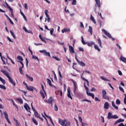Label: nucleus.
<instances>
[{
  "mask_svg": "<svg viewBox=\"0 0 126 126\" xmlns=\"http://www.w3.org/2000/svg\"><path fill=\"white\" fill-rule=\"evenodd\" d=\"M95 1L96 2V4L94 5V12L95 13H98L99 14V16L100 17H102V13H98V11H97V6L98 7V9H100L101 8V2L100 1V0H95Z\"/></svg>",
  "mask_w": 126,
  "mask_h": 126,
  "instance_id": "f257e3e1",
  "label": "nucleus"
},
{
  "mask_svg": "<svg viewBox=\"0 0 126 126\" xmlns=\"http://www.w3.org/2000/svg\"><path fill=\"white\" fill-rule=\"evenodd\" d=\"M65 123H66L65 125ZM59 124L62 126H70V123L69 122H66V120H62L61 118L59 119Z\"/></svg>",
  "mask_w": 126,
  "mask_h": 126,
  "instance_id": "f03ea898",
  "label": "nucleus"
},
{
  "mask_svg": "<svg viewBox=\"0 0 126 126\" xmlns=\"http://www.w3.org/2000/svg\"><path fill=\"white\" fill-rule=\"evenodd\" d=\"M102 98L104 99L105 100H108V101H109L110 98L109 97V96L107 95V92L105 90H103L102 91Z\"/></svg>",
  "mask_w": 126,
  "mask_h": 126,
  "instance_id": "7ed1b4c3",
  "label": "nucleus"
},
{
  "mask_svg": "<svg viewBox=\"0 0 126 126\" xmlns=\"http://www.w3.org/2000/svg\"><path fill=\"white\" fill-rule=\"evenodd\" d=\"M119 117L116 115H113L111 112H109L107 116V119L111 120V119H118Z\"/></svg>",
  "mask_w": 126,
  "mask_h": 126,
  "instance_id": "20e7f679",
  "label": "nucleus"
},
{
  "mask_svg": "<svg viewBox=\"0 0 126 126\" xmlns=\"http://www.w3.org/2000/svg\"><path fill=\"white\" fill-rule=\"evenodd\" d=\"M102 32H104V34L109 38V39H111L112 41H115V38H113L112 37V35H111V34L110 33L108 32L107 31H105V29L102 30Z\"/></svg>",
  "mask_w": 126,
  "mask_h": 126,
  "instance_id": "39448f33",
  "label": "nucleus"
},
{
  "mask_svg": "<svg viewBox=\"0 0 126 126\" xmlns=\"http://www.w3.org/2000/svg\"><path fill=\"white\" fill-rule=\"evenodd\" d=\"M39 53H41V54H43L44 56H46L47 57H49V58H51V54H50V52H47L46 50H39Z\"/></svg>",
  "mask_w": 126,
  "mask_h": 126,
  "instance_id": "423d86ee",
  "label": "nucleus"
},
{
  "mask_svg": "<svg viewBox=\"0 0 126 126\" xmlns=\"http://www.w3.org/2000/svg\"><path fill=\"white\" fill-rule=\"evenodd\" d=\"M71 81L73 82L74 85V90L73 92H76V90L78 89V88H77V85H76V82L73 80V79H70Z\"/></svg>",
  "mask_w": 126,
  "mask_h": 126,
  "instance_id": "0eeeda50",
  "label": "nucleus"
},
{
  "mask_svg": "<svg viewBox=\"0 0 126 126\" xmlns=\"http://www.w3.org/2000/svg\"><path fill=\"white\" fill-rule=\"evenodd\" d=\"M4 116L5 117V119L7 121L8 124H9V125H11V123L10 122V121H9V119H8V115L7 114V113H6V111H4L3 112Z\"/></svg>",
  "mask_w": 126,
  "mask_h": 126,
  "instance_id": "6e6552de",
  "label": "nucleus"
},
{
  "mask_svg": "<svg viewBox=\"0 0 126 126\" xmlns=\"http://www.w3.org/2000/svg\"><path fill=\"white\" fill-rule=\"evenodd\" d=\"M24 107L27 112L31 114V111H30V107H29V105L27 104V103H26Z\"/></svg>",
  "mask_w": 126,
  "mask_h": 126,
  "instance_id": "1a4fd4ad",
  "label": "nucleus"
},
{
  "mask_svg": "<svg viewBox=\"0 0 126 126\" xmlns=\"http://www.w3.org/2000/svg\"><path fill=\"white\" fill-rule=\"evenodd\" d=\"M0 57L1 58V60L2 61V62H3V64H5V61L6 62V63H7V59H5L4 57H2V56H1V53H0Z\"/></svg>",
  "mask_w": 126,
  "mask_h": 126,
  "instance_id": "9d476101",
  "label": "nucleus"
},
{
  "mask_svg": "<svg viewBox=\"0 0 126 126\" xmlns=\"http://www.w3.org/2000/svg\"><path fill=\"white\" fill-rule=\"evenodd\" d=\"M53 98L52 97H50L48 99V101L45 100L46 103H48V104H51V106H53Z\"/></svg>",
  "mask_w": 126,
  "mask_h": 126,
  "instance_id": "9b49d317",
  "label": "nucleus"
},
{
  "mask_svg": "<svg viewBox=\"0 0 126 126\" xmlns=\"http://www.w3.org/2000/svg\"><path fill=\"white\" fill-rule=\"evenodd\" d=\"M69 51L71 53V54H74V48L71 45H69Z\"/></svg>",
  "mask_w": 126,
  "mask_h": 126,
  "instance_id": "f8f14e48",
  "label": "nucleus"
},
{
  "mask_svg": "<svg viewBox=\"0 0 126 126\" xmlns=\"http://www.w3.org/2000/svg\"><path fill=\"white\" fill-rule=\"evenodd\" d=\"M27 90H29V91H34V90H36V89L32 86H28L26 88Z\"/></svg>",
  "mask_w": 126,
  "mask_h": 126,
  "instance_id": "ddd939ff",
  "label": "nucleus"
},
{
  "mask_svg": "<svg viewBox=\"0 0 126 126\" xmlns=\"http://www.w3.org/2000/svg\"><path fill=\"white\" fill-rule=\"evenodd\" d=\"M7 78L9 79V81L12 85H13L14 86H15V85H16V84L13 81V80H12V79H11V78L10 76L8 77Z\"/></svg>",
  "mask_w": 126,
  "mask_h": 126,
  "instance_id": "4468645a",
  "label": "nucleus"
},
{
  "mask_svg": "<svg viewBox=\"0 0 126 126\" xmlns=\"http://www.w3.org/2000/svg\"><path fill=\"white\" fill-rule=\"evenodd\" d=\"M0 72H2V73H3V74H4L5 76H6V77H9V75L8 74V72H6V71L4 70H1Z\"/></svg>",
  "mask_w": 126,
  "mask_h": 126,
  "instance_id": "2eb2a0df",
  "label": "nucleus"
},
{
  "mask_svg": "<svg viewBox=\"0 0 126 126\" xmlns=\"http://www.w3.org/2000/svg\"><path fill=\"white\" fill-rule=\"evenodd\" d=\"M123 122H125V119H122L121 118H120L116 121L114 125L115 126V125H117V124L119 123H123Z\"/></svg>",
  "mask_w": 126,
  "mask_h": 126,
  "instance_id": "dca6fc26",
  "label": "nucleus"
},
{
  "mask_svg": "<svg viewBox=\"0 0 126 126\" xmlns=\"http://www.w3.org/2000/svg\"><path fill=\"white\" fill-rule=\"evenodd\" d=\"M104 108L106 110H108L109 109V102H105L104 105Z\"/></svg>",
  "mask_w": 126,
  "mask_h": 126,
  "instance_id": "f3484780",
  "label": "nucleus"
},
{
  "mask_svg": "<svg viewBox=\"0 0 126 126\" xmlns=\"http://www.w3.org/2000/svg\"><path fill=\"white\" fill-rule=\"evenodd\" d=\"M26 76L27 77V78H28V79H29V80H30V81H33L34 80V79H33V77H31L30 76H29L28 74H26Z\"/></svg>",
  "mask_w": 126,
  "mask_h": 126,
  "instance_id": "a211bd4d",
  "label": "nucleus"
},
{
  "mask_svg": "<svg viewBox=\"0 0 126 126\" xmlns=\"http://www.w3.org/2000/svg\"><path fill=\"white\" fill-rule=\"evenodd\" d=\"M5 4H6L7 8L9 9V11H12V8L10 7V6L9 5V4L7 3V2L6 1H5Z\"/></svg>",
  "mask_w": 126,
  "mask_h": 126,
  "instance_id": "6ab92c4d",
  "label": "nucleus"
},
{
  "mask_svg": "<svg viewBox=\"0 0 126 126\" xmlns=\"http://www.w3.org/2000/svg\"><path fill=\"white\" fill-rule=\"evenodd\" d=\"M111 104H112V107H114V109H116V110L119 109V107L118 106H116V104H115L114 101H112Z\"/></svg>",
  "mask_w": 126,
  "mask_h": 126,
  "instance_id": "aec40b11",
  "label": "nucleus"
},
{
  "mask_svg": "<svg viewBox=\"0 0 126 126\" xmlns=\"http://www.w3.org/2000/svg\"><path fill=\"white\" fill-rule=\"evenodd\" d=\"M47 83L49 84V86L51 87H53V84H52V81L50 79H47Z\"/></svg>",
  "mask_w": 126,
  "mask_h": 126,
  "instance_id": "412c9836",
  "label": "nucleus"
},
{
  "mask_svg": "<svg viewBox=\"0 0 126 126\" xmlns=\"http://www.w3.org/2000/svg\"><path fill=\"white\" fill-rule=\"evenodd\" d=\"M81 78L83 80H84V81H86V82H87V84L88 86H89V81H88V80L85 79L84 77H82V76H81Z\"/></svg>",
  "mask_w": 126,
  "mask_h": 126,
  "instance_id": "4be33fe9",
  "label": "nucleus"
},
{
  "mask_svg": "<svg viewBox=\"0 0 126 126\" xmlns=\"http://www.w3.org/2000/svg\"><path fill=\"white\" fill-rule=\"evenodd\" d=\"M78 63L81 66H85L86 65L85 63L82 61H79Z\"/></svg>",
  "mask_w": 126,
  "mask_h": 126,
  "instance_id": "5701e85b",
  "label": "nucleus"
},
{
  "mask_svg": "<svg viewBox=\"0 0 126 126\" xmlns=\"http://www.w3.org/2000/svg\"><path fill=\"white\" fill-rule=\"evenodd\" d=\"M84 87H85L86 90V94H88L89 92V89H88V87H87V86H86V85L85 84V83H84Z\"/></svg>",
  "mask_w": 126,
  "mask_h": 126,
  "instance_id": "b1692460",
  "label": "nucleus"
},
{
  "mask_svg": "<svg viewBox=\"0 0 126 126\" xmlns=\"http://www.w3.org/2000/svg\"><path fill=\"white\" fill-rule=\"evenodd\" d=\"M97 42L98 43V44L99 45V47L100 48H103L102 46V41H101V39L100 38L97 39Z\"/></svg>",
  "mask_w": 126,
  "mask_h": 126,
  "instance_id": "393cba45",
  "label": "nucleus"
},
{
  "mask_svg": "<svg viewBox=\"0 0 126 126\" xmlns=\"http://www.w3.org/2000/svg\"><path fill=\"white\" fill-rule=\"evenodd\" d=\"M91 20H92L94 24H96V20H95L94 17L92 15H91Z\"/></svg>",
  "mask_w": 126,
  "mask_h": 126,
  "instance_id": "a878e982",
  "label": "nucleus"
},
{
  "mask_svg": "<svg viewBox=\"0 0 126 126\" xmlns=\"http://www.w3.org/2000/svg\"><path fill=\"white\" fill-rule=\"evenodd\" d=\"M74 94L75 95V96H77V97H79V96L81 95V94L78 92H74Z\"/></svg>",
  "mask_w": 126,
  "mask_h": 126,
  "instance_id": "bb28decb",
  "label": "nucleus"
},
{
  "mask_svg": "<svg viewBox=\"0 0 126 126\" xmlns=\"http://www.w3.org/2000/svg\"><path fill=\"white\" fill-rule=\"evenodd\" d=\"M41 97H42L43 99H45V94H44V92L42 91H41L40 92H39Z\"/></svg>",
  "mask_w": 126,
  "mask_h": 126,
  "instance_id": "cd10ccee",
  "label": "nucleus"
},
{
  "mask_svg": "<svg viewBox=\"0 0 126 126\" xmlns=\"http://www.w3.org/2000/svg\"><path fill=\"white\" fill-rule=\"evenodd\" d=\"M14 121L16 123V126H20V123H19L17 120L15 119V118H14Z\"/></svg>",
  "mask_w": 126,
  "mask_h": 126,
  "instance_id": "c85d7f7f",
  "label": "nucleus"
},
{
  "mask_svg": "<svg viewBox=\"0 0 126 126\" xmlns=\"http://www.w3.org/2000/svg\"><path fill=\"white\" fill-rule=\"evenodd\" d=\"M32 121L35 126H38V122L36 121V119H35L34 118H32Z\"/></svg>",
  "mask_w": 126,
  "mask_h": 126,
  "instance_id": "c756f323",
  "label": "nucleus"
},
{
  "mask_svg": "<svg viewBox=\"0 0 126 126\" xmlns=\"http://www.w3.org/2000/svg\"><path fill=\"white\" fill-rule=\"evenodd\" d=\"M87 45L89 47H92V46H93V45H95V43H94V42H91L88 43Z\"/></svg>",
  "mask_w": 126,
  "mask_h": 126,
  "instance_id": "7c9ffc66",
  "label": "nucleus"
},
{
  "mask_svg": "<svg viewBox=\"0 0 126 126\" xmlns=\"http://www.w3.org/2000/svg\"><path fill=\"white\" fill-rule=\"evenodd\" d=\"M34 113V116L35 117H36V118H40V117H41V115L39 114V113H38L37 111H35Z\"/></svg>",
  "mask_w": 126,
  "mask_h": 126,
  "instance_id": "2f4dec72",
  "label": "nucleus"
},
{
  "mask_svg": "<svg viewBox=\"0 0 126 126\" xmlns=\"http://www.w3.org/2000/svg\"><path fill=\"white\" fill-rule=\"evenodd\" d=\"M88 32H90L91 35H92V34H93L92 27H91V26L89 27Z\"/></svg>",
  "mask_w": 126,
  "mask_h": 126,
  "instance_id": "473e14b6",
  "label": "nucleus"
},
{
  "mask_svg": "<svg viewBox=\"0 0 126 126\" xmlns=\"http://www.w3.org/2000/svg\"><path fill=\"white\" fill-rule=\"evenodd\" d=\"M5 16H6V17H7V18H8L10 23H11V24L13 25L14 23H13V22H12V21L11 20V19L10 18H9L7 15H5Z\"/></svg>",
  "mask_w": 126,
  "mask_h": 126,
  "instance_id": "72a5a7b5",
  "label": "nucleus"
},
{
  "mask_svg": "<svg viewBox=\"0 0 126 126\" xmlns=\"http://www.w3.org/2000/svg\"><path fill=\"white\" fill-rule=\"evenodd\" d=\"M87 95H88V96H90L91 97H92V98H93V99H94V95L93 94H91L90 93H88Z\"/></svg>",
  "mask_w": 126,
  "mask_h": 126,
  "instance_id": "f704fd0d",
  "label": "nucleus"
},
{
  "mask_svg": "<svg viewBox=\"0 0 126 126\" xmlns=\"http://www.w3.org/2000/svg\"><path fill=\"white\" fill-rule=\"evenodd\" d=\"M16 100H18V101L19 102L20 104H23V100H22V98H17Z\"/></svg>",
  "mask_w": 126,
  "mask_h": 126,
  "instance_id": "c9c22d12",
  "label": "nucleus"
},
{
  "mask_svg": "<svg viewBox=\"0 0 126 126\" xmlns=\"http://www.w3.org/2000/svg\"><path fill=\"white\" fill-rule=\"evenodd\" d=\"M121 61L123 62V63H126V58L125 57H121L120 58Z\"/></svg>",
  "mask_w": 126,
  "mask_h": 126,
  "instance_id": "e433bc0d",
  "label": "nucleus"
},
{
  "mask_svg": "<svg viewBox=\"0 0 126 126\" xmlns=\"http://www.w3.org/2000/svg\"><path fill=\"white\" fill-rule=\"evenodd\" d=\"M0 81H1V82H2V84H4V85L5 84V80L2 79L1 77H0Z\"/></svg>",
  "mask_w": 126,
  "mask_h": 126,
  "instance_id": "4c0bfd02",
  "label": "nucleus"
},
{
  "mask_svg": "<svg viewBox=\"0 0 126 126\" xmlns=\"http://www.w3.org/2000/svg\"><path fill=\"white\" fill-rule=\"evenodd\" d=\"M94 48L95 50H97L98 52H100L101 50L99 49V47L96 45H94Z\"/></svg>",
  "mask_w": 126,
  "mask_h": 126,
  "instance_id": "58836bf2",
  "label": "nucleus"
},
{
  "mask_svg": "<svg viewBox=\"0 0 126 126\" xmlns=\"http://www.w3.org/2000/svg\"><path fill=\"white\" fill-rule=\"evenodd\" d=\"M81 39H82V43L83 45H86V44H87V42H85V41H84V38H83V36H81Z\"/></svg>",
  "mask_w": 126,
  "mask_h": 126,
  "instance_id": "ea45409f",
  "label": "nucleus"
},
{
  "mask_svg": "<svg viewBox=\"0 0 126 126\" xmlns=\"http://www.w3.org/2000/svg\"><path fill=\"white\" fill-rule=\"evenodd\" d=\"M69 29H64L63 30H62V33H64V32H69Z\"/></svg>",
  "mask_w": 126,
  "mask_h": 126,
  "instance_id": "a19ab883",
  "label": "nucleus"
},
{
  "mask_svg": "<svg viewBox=\"0 0 126 126\" xmlns=\"http://www.w3.org/2000/svg\"><path fill=\"white\" fill-rule=\"evenodd\" d=\"M10 33H11L12 36L14 38V39H16V37L15 36V34H14V33L12 31H10Z\"/></svg>",
  "mask_w": 126,
  "mask_h": 126,
  "instance_id": "79ce46f5",
  "label": "nucleus"
},
{
  "mask_svg": "<svg viewBox=\"0 0 126 126\" xmlns=\"http://www.w3.org/2000/svg\"><path fill=\"white\" fill-rule=\"evenodd\" d=\"M39 39H40V40H41V41L42 42H44V43H46V40L43 39V37H42V35L41 34H39Z\"/></svg>",
  "mask_w": 126,
  "mask_h": 126,
  "instance_id": "37998d69",
  "label": "nucleus"
},
{
  "mask_svg": "<svg viewBox=\"0 0 126 126\" xmlns=\"http://www.w3.org/2000/svg\"><path fill=\"white\" fill-rule=\"evenodd\" d=\"M0 88L1 89H3L4 90H6V87L2 85H0Z\"/></svg>",
  "mask_w": 126,
  "mask_h": 126,
  "instance_id": "c03bdc74",
  "label": "nucleus"
},
{
  "mask_svg": "<svg viewBox=\"0 0 126 126\" xmlns=\"http://www.w3.org/2000/svg\"><path fill=\"white\" fill-rule=\"evenodd\" d=\"M22 68H23V67H20L19 68V72L21 73V74H23V70H22Z\"/></svg>",
  "mask_w": 126,
  "mask_h": 126,
  "instance_id": "a18cd8bd",
  "label": "nucleus"
},
{
  "mask_svg": "<svg viewBox=\"0 0 126 126\" xmlns=\"http://www.w3.org/2000/svg\"><path fill=\"white\" fill-rule=\"evenodd\" d=\"M116 105H120L121 104V101L120 100V99H116Z\"/></svg>",
  "mask_w": 126,
  "mask_h": 126,
  "instance_id": "49530a36",
  "label": "nucleus"
},
{
  "mask_svg": "<svg viewBox=\"0 0 126 126\" xmlns=\"http://www.w3.org/2000/svg\"><path fill=\"white\" fill-rule=\"evenodd\" d=\"M17 59L18 60H19V61H21V62H23V58H22V57L18 56Z\"/></svg>",
  "mask_w": 126,
  "mask_h": 126,
  "instance_id": "de8ad7c7",
  "label": "nucleus"
},
{
  "mask_svg": "<svg viewBox=\"0 0 126 126\" xmlns=\"http://www.w3.org/2000/svg\"><path fill=\"white\" fill-rule=\"evenodd\" d=\"M78 120L80 122L81 124H84L83 122H82V118L79 115L78 116Z\"/></svg>",
  "mask_w": 126,
  "mask_h": 126,
  "instance_id": "09e8293b",
  "label": "nucleus"
},
{
  "mask_svg": "<svg viewBox=\"0 0 126 126\" xmlns=\"http://www.w3.org/2000/svg\"><path fill=\"white\" fill-rule=\"evenodd\" d=\"M21 15H22V16L24 17V19L26 21L27 20V19H26V16H25L24 13H23V12H22L21 11Z\"/></svg>",
  "mask_w": 126,
  "mask_h": 126,
  "instance_id": "8fccbe9b",
  "label": "nucleus"
},
{
  "mask_svg": "<svg viewBox=\"0 0 126 126\" xmlns=\"http://www.w3.org/2000/svg\"><path fill=\"white\" fill-rule=\"evenodd\" d=\"M32 59H33V60H37V61H39V59L38 58V57L34 55L32 56Z\"/></svg>",
  "mask_w": 126,
  "mask_h": 126,
  "instance_id": "3c124183",
  "label": "nucleus"
},
{
  "mask_svg": "<svg viewBox=\"0 0 126 126\" xmlns=\"http://www.w3.org/2000/svg\"><path fill=\"white\" fill-rule=\"evenodd\" d=\"M44 114L45 117H46V118H47L48 119H49V120L52 119V117H50V116H49L48 115H47V114H46V112H44Z\"/></svg>",
  "mask_w": 126,
  "mask_h": 126,
  "instance_id": "603ef678",
  "label": "nucleus"
},
{
  "mask_svg": "<svg viewBox=\"0 0 126 126\" xmlns=\"http://www.w3.org/2000/svg\"><path fill=\"white\" fill-rule=\"evenodd\" d=\"M54 110L56 111H59V108L58 107V106L56 104H55V106H54Z\"/></svg>",
  "mask_w": 126,
  "mask_h": 126,
  "instance_id": "864d4df0",
  "label": "nucleus"
},
{
  "mask_svg": "<svg viewBox=\"0 0 126 126\" xmlns=\"http://www.w3.org/2000/svg\"><path fill=\"white\" fill-rule=\"evenodd\" d=\"M41 87H42V91H43V92L45 94V95L47 96V93H46V91H45V90L44 89V86H43V85H41Z\"/></svg>",
  "mask_w": 126,
  "mask_h": 126,
  "instance_id": "5fc2aeb1",
  "label": "nucleus"
},
{
  "mask_svg": "<svg viewBox=\"0 0 126 126\" xmlns=\"http://www.w3.org/2000/svg\"><path fill=\"white\" fill-rule=\"evenodd\" d=\"M119 89L120 91H122V92H123V93H125V90H124V89L123 88V87L119 86Z\"/></svg>",
  "mask_w": 126,
  "mask_h": 126,
  "instance_id": "6e6d98bb",
  "label": "nucleus"
},
{
  "mask_svg": "<svg viewBox=\"0 0 126 126\" xmlns=\"http://www.w3.org/2000/svg\"><path fill=\"white\" fill-rule=\"evenodd\" d=\"M44 13H45L46 17H49V15L48 14V10H45L44 11Z\"/></svg>",
  "mask_w": 126,
  "mask_h": 126,
  "instance_id": "4d7b16f0",
  "label": "nucleus"
},
{
  "mask_svg": "<svg viewBox=\"0 0 126 126\" xmlns=\"http://www.w3.org/2000/svg\"><path fill=\"white\" fill-rule=\"evenodd\" d=\"M67 96L68 98H70L71 100H72V97L71 96V95L70 94H67Z\"/></svg>",
  "mask_w": 126,
  "mask_h": 126,
  "instance_id": "13d9d810",
  "label": "nucleus"
},
{
  "mask_svg": "<svg viewBox=\"0 0 126 126\" xmlns=\"http://www.w3.org/2000/svg\"><path fill=\"white\" fill-rule=\"evenodd\" d=\"M72 5H76V0H73V1L72 2Z\"/></svg>",
  "mask_w": 126,
  "mask_h": 126,
  "instance_id": "bf43d9fd",
  "label": "nucleus"
},
{
  "mask_svg": "<svg viewBox=\"0 0 126 126\" xmlns=\"http://www.w3.org/2000/svg\"><path fill=\"white\" fill-rule=\"evenodd\" d=\"M53 59H55L56 60V61H58V62L60 61V59L59 58L57 57L56 56H53L52 57Z\"/></svg>",
  "mask_w": 126,
  "mask_h": 126,
  "instance_id": "052dcab7",
  "label": "nucleus"
},
{
  "mask_svg": "<svg viewBox=\"0 0 126 126\" xmlns=\"http://www.w3.org/2000/svg\"><path fill=\"white\" fill-rule=\"evenodd\" d=\"M101 78L103 80H104V81H110L109 80L106 79V78H104V77H101Z\"/></svg>",
  "mask_w": 126,
  "mask_h": 126,
  "instance_id": "680f3d73",
  "label": "nucleus"
},
{
  "mask_svg": "<svg viewBox=\"0 0 126 126\" xmlns=\"http://www.w3.org/2000/svg\"><path fill=\"white\" fill-rule=\"evenodd\" d=\"M80 27L81 28H84V25H83V23L82 22H80Z\"/></svg>",
  "mask_w": 126,
  "mask_h": 126,
  "instance_id": "e2e57ef3",
  "label": "nucleus"
},
{
  "mask_svg": "<svg viewBox=\"0 0 126 126\" xmlns=\"http://www.w3.org/2000/svg\"><path fill=\"white\" fill-rule=\"evenodd\" d=\"M23 30H24V31H25V32H28V33H30V32H28V31H27V29H26L25 28V27H24L23 28Z\"/></svg>",
  "mask_w": 126,
  "mask_h": 126,
  "instance_id": "0e129e2a",
  "label": "nucleus"
},
{
  "mask_svg": "<svg viewBox=\"0 0 126 126\" xmlns=\"http://www.w3.org/2000/svg\"><path fill=\"white\" fill-rule=\"evenodd\" d=\"M25 8L27 10L28 9V6L27 5V3H25Z\"/></svg>",
  "mask_w": 126,
  "mask_h": 126,
  "instance_id": "69168bd1",
  "label": "nucleus"
},
{
  "mask_svg": "<svg viewBox=\"0 0 126 126\" xmlns=\"http://www.w3.org/2000/svg\"><path fill=\"white\" fill-rule=\"evenodd\" d=\"M53 33H54V29H52L50 30V34H51V35H53Z\"/></svg>",
  "mask_w": 126,
  "mask_h": 126,
  "instance_id": "338daca9",
  "label": "nucleus"
},
{
  "mask_svg": "<svg viewBox=\"0 0 126 126\" xmlns=\"http://www.w3.org/2000/svg\"><path fill=\"white\" fill-rule=\"evenodd\" d=\"M125 97L124 98V103L126 104V94H125Z\"/></svg>",
  "mask_w": 126,
  "mask_h": 126,
  "instance_id": "774afa93",
  "label": "nucleus"
}]
</instances>
